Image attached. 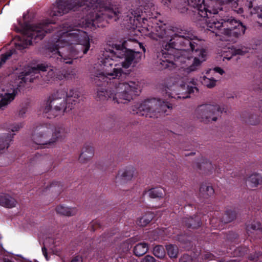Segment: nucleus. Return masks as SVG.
Segmentation results:
<instances>
[{"label":"nucleus","instance_id":"864d4df0","mask_svg":"<svg viewBox=\"0 0 262 262\" xmlns=\"http://www.w3.org/2000/svg\"><path fill=\"white\" fill-rule=\"evenodd\" d=\"M142 48H143V50L145 52V49L144 47H142Z\"/></svg>","mask_w":262,"mask_h":262},{"label":"nucleus","instance_id":"a18cd8bd","mask_svg":"<svg viewBox=\"0 0 262 262\" xmlns=\"http://www.w3.org/2000/svg\"><path fill=\"white\" fill-rule=\"evenodd\" d=\"M171 179L173 182H174L176 180H177V177L175 174H173V173L172 175L171 176Z\"/></svg>","mask_w":262,"mask_h":262},{"label":"nucleus","instance_id":"f3484780","mask_svg":"<svg viewBox=\"0 0 262 262\" xmlns=\"http://www.w3.org/2000/svg\"><path fill=\"white\" fill-rule=\"evenodd\" d=\"M214 190L211 186L203 183L200 187L199 196L203 199H207L214 194Z\"/></svg>","mask_w":262,"mask_h":262},{"label":"nucleus","instance_id":"5701e85b","mask_svg":"<svg viewBox=\"0 0 262 262\" xmlns=\"http://www.w3.org/2000/svg\"><path fill=\"white\" fill-rule=\"evenodd\" d=\"M165 193L164 189L162 187H155L149 190L148 194L151 198H162Z\"/></svg>","mask_w":262,"mask_h":262},{"label":"nucleus","instance_id":"49530a36","mask_svg":"<svg viewBox=\"0 0 262 262\" xmlns=\"http://www.w3.org/2000/svg\"><path fill=\"white\" fill-rule=\"evenodd\" d=\"M259 110H260L261 112L262 113V100H260L259 102Z\"/></svg>","mask_w":262,"mask_h":262},{"label":"nucleus","instance_id":"ea45409f","mask_svg":"<svg viewBox=\"0 0 262 262\" xmlns=\"http://www.w3.org/2000/svg\"><path fill=\"white\" fill-rule=\"evenodd\" d=\"M71 262H82V259L80 256H76L73 258Z\"/></svg>","mask_w":262,"mask_h":262},{"label":"nucleus","instance_id":"aec40b11","mask_svg":"<svg viewBox=\"0 0 262 262\" xmlns=\"http://www.w3.org/2000/svg\"><path fill=\"white\" fill-rule=\"evenodd\" d=\"M56 211L58 214L70 216L75 215L77 210L76 208H68L63 205H59L56 207Z\"/></svg>","mask_w":262,"mask_h":262},{"label":"nucleus","instance_id":"6ab92c4d","mask_svg":"<svg viewBox=\"0 0 262 262\" xmlns=\"http://www.w3.org/2000/svg\"><path fill=\"white\" fill-rule=\"evenodd\" d=\"M148 250V245L145 242H141L137 244L133 249V253L138 257H140L145 254Z\"/></svg>","mask_w":262,"mask_h":262},{"label":"nucleus","instance_id":"58836bf2","mask_svg":"<svg viewBox=\"0 0 262 262\" xmlns=\"http://www.w3.org/2000/svg\"><path fill=\"white\" fill-rule=\"evenodd\" d=\"M26 112H27V107H23L19 111V113H18L19 116L20 117H23L24 114H26Z\"/></svg>","mask_w":262,"mask_h":262},{"label":"nucleus","instance_id":"b1692460","mask_svg":"<svg viewBox=\"0 0 262 262\" xmlns=\"http://www.w3.org/2000/svg\"><path fill=\"white\" fill-rule=\"evenodd\" d=\"M198 168L202 170V168H206L207 169L208 171H205V173H208V172L211 171L213 169H214V170L218 172V170H220L221 171L222 170L223 167H221L220 165L217 166L218 167L214 164V166H213L212 164L209 161L206 162V163L203 164H198Z\"/></svg>","mask_w":262,"mask_h":262},{"label":"nucleus","instance_id":"37998d69","mask_svg":"<svg viewBox=\"0 0 262 262\" xmlns=\"http://www.w3.org/2000/svg\"><path fill=\"white\" fill-rule=\"evenodd\" d=\"M162 3L164 5L168 6L169 3H171L170 0H162Z\"/></svg>","mask_w":262,"mask_h":262},{"label":"nucleus","instance_id":"f8f14e48","mask_svg":"<svg viewBox=\"0 0 262 262\" xmlns=\"http://www.w3.org/2000/svg\"><path fill=\"white\" fill-rule=\"evenodd\" d=\"M135 169L132 166L127 167L123 170H120L116 177L117 180H120L121 183H124L130 181L133 177Z\"/></svg>","mask_w":262,"mask_h":262},{"label":"nucleus","instance_id":"a211bd4d","mask_svg":"<svg viewBox=\"0 0 262 262\" xmlns=\"http://www.w3.org/2000/svg\"><path fill=\"white\" fill-rule=\"evenodd\" d=\"M16 203V200L8 194L0 195V205L6 208H12L15 207Z\"/></svg>","mask_w":262,"mask_h":262},{"label":"nucleus","instance_id":"79ce46f5","mask_svg":"<svg viewBox=\"0 0 262 262\" xmlns=\"http://www.w3.org/2000/svg\"><path fill=\"white\" fill-rule=\"evenodd\" d=\"M59 183L58 182H52L51 184H50V187L51 188H53V187H55L56 186H58V187H59Z\"/></svg>","mask_w":262,"mask_h":262},{"label":"nucleus","instance_id":"1a4fd4ad","mask_svg":"<svg viewBox=\"0 0 262 262\" xmlns=\"http://www.w3.org/2000/svg\"><path fill=\"white\" fill-rule=\"evenodd\" d=\"M224 111L218 105L204 104L198 106L196 110L197 117L201 119V121L210 122L215 121L217 116H220Z\"/></svg>","mask_w":262,"mask_h":262},{"label":"nucleus","instance_id":"4468645a","mask_svg":"<svg viewBox=\"0 0 262 262\" xmlns=\"http://www.w3.org/2000/svg\"><path fill=\"white\" fill-rule=\"evenodd\" d=\"M228 50L230 55L229 56L226 54V53H224L223 55L224 59H226L229 60L233 56L244 55L248 52V49L244 46H241L240 47H232V48H229Z\"/></svg>","mask_w":262,"mask_h":262},{"label":"nucleus","instance_id":"4be33fe9","mask_svg":"<svg viewBox=\"0 0 262 262\" xmlns=\"http://www.w3.org/2000/svg\"><path fill=\"white\" fill-rule=\"evenodd\" d=\"M236 215L235 211L231 209L227 210L223 217L220 219V221L225 224L230 223L235 219Z\"/></svg>","mask_w":262,"mask_h":262},{"label":"nucleus","instance_id":"473e14b6","mask_svg":"<svg viewBox=\"0 0 262 262\" xmlns=\"http://www.w3.org/2000/svg\"><path fill=\"white\" fill-rule=\"evenodd\" d=\"M245 121L251 125H255L259 122L260 120L259 117L257 115H251L249 117L248 120H246Z\"/></svg>","mask_w":262,"mask_h":262},{"label":"nucleus","instance_id":"20e7f679","mask_svg":"<svg viewBox=\"0 0 262 262\" xmlns=\"http://www.w3.org/2000/svg\"><path fill=\"white\" fill-rule=\"evenodd\" d=\"M176 87L177 90L173 89L171 92H166V97L168 96L171 99L170 102L156 98L147 99L134 106V114L150 118H158L163 114L167 115V111L172 109L171 102H173V99H184L189 98L190 95L193 93L195 90L198 91L197 88L186 84Z\"/></svg>","mask_w":262,"mask_h":262},{"label":"nucleus","instance_id":"bb28decb","mask_svg":"<svg viewBox=\"0 0 262 262\" xmlns=\"http://www.w3.org/2000/svg\"><path fill=\"white\" fill-rule=\"evenodd\" d=\"M166 250L168 255L171 258H177L178 254V248L177 246L172 244L167 245Z\"/></svg>","mask_w":262,"mask_h":262},{"label":"nucleus","instance_id":"7ed1b4c3","mask_svg":"<svg viewBox=\"0 0 262 262\" xmlns=\"http://www.w3.org/2000/svg\"><path fill=\"white\" fill-rule=\"evenodd\" d=\"M80 9L85 16L78 24H107L109 19L117 21L121 13L120 7L109 0H56L47 15L52 17L60 16Z\"/></svg>","mask_w":262,"mask_h":262},{"label":"nucleus","instance_id":"7c9ffc66","mask_svg":"<svg viewBox=\"0 0 262 262\" xmlns=\"http://www.w3.org/2000/svg\"><path fill=\"white\" fill-rule=\"evenodd\" d=\"M226 238L228 241L235 244H237L238 242V235L233 231L229 232L226 235Z\"/></svg>","mask_w":262,"mask_h":262},{"label":"nucleus","instance_id":"603ef678","mask_svg":"<svg viewBox=\"0 0 262 262\" xmlns=\"http://www.w3.org/2000/svg\"><path fill=\"white\" fill-rule=\"evenodd\" d=\"M5 261V262H13V261H11V260H10L9 259H6Z\"/></svg>","mask_w":262,"mask_h":262},{"label":"nucleus","instance_id":"4c0bfd02","mask_svg":"<svg viewBox=\"0 0 262 262\" xmlns=\"http://www.w3.org/2000/svg\"><path fill=\"white\" fill-rule=\"evenodd\" d=\"M213 70L216 72V73H219L220 75H223L225 72L223 70V69H222L220 67H215Z\"/></svg>","mask_w":262,"mask_h":262},{"label":"nucleus","instance_id":"412c9836","mask_svg":"<svg viewBox=\"0 0 262 262\" xmlns=\"http://www.w3.org/2000/svg\"><path fill=\"white\" fill-rule=\"evenodd\" d=\"M154 217V213L150 211H148L138 220L137 224L138 226L145 227L152 221Z\"/></svg>","mask_w":262,"mask_h":262},{"label":"nucleus","instance_id":"c85d7f7f","mask_svg":"<svg viewBox=\"0 0 262 262\" xmlns=\"http://www.w3.org/2000/svg\"><path fill=\"white\" fill-rule=\"evenodd\" d=\"M216 82L214 78H209L206 76H204L201 81L202 83L208 88H213L216 85Z\"/></svg>","mask_w":262,"mask_h":262},{"label":"nucleus","instance_id":"2eb2a0df","mask_svg":"<svg viewBox=\"0 0 262 262\" xmlns=\"http://www.w3.org/2000/svg\"><path fill=\"white\" fill-rule=\"evenodd\" d=\"M245 7H247L252 14H257L258 20V23L259 26L262 27V7L254 6L253 2L251 0H247L245 4Z\"/></svg>","mask_w":262,"mask_h":262},{"label":"nucleus","instance_id":"ddd939ff","mask_svg":"<svg viewBox=\"0 0 262 262\" xmlns=\"http://www.w3.org/2000/svg\"><path fill=\"white\" fill-rule=\"evenodd\" d=\"M94 153V148L88 144L84 145L82 152L79 157V161L81 163H85L93 157Z\"/></svg>","mask_w":262,"mask_h":262},{"label":"nucleus","instance_id":"c03bdc74","mask_svg":"<svg viewBox=\"0 0 262 262\" xmlns=\"http://www.w3.org/2000/svg\"><path fill=\"white\" fill-rule=\"evenodd\" d=\"M180 262H191V260L190 259H188V260L186 259V258L185 256L181 258L180 260Z\"/></svg>","mask_w":262,"mask_h":262},{"label":"nucleus","instance_id":"9d476101","mask_svg":"<svg viewBox=\"0 0 262 262\" xmlns=\"http://www.w3.org/2000/svg\"><path fill=\"white\" fill-rule=\"evenodd\" d=\"M246 232L253 239H262V228L259 221H253L251 224H247Z\"/></svg>","mask_w":262,"mask_h":262},{"label":"nucleus","instance_id":"9b49d317","mask_svg":"<svg viewBox=\"0 0 262 262\" xmlns=\"http://www.w3.org/2000/svg\"><path fill=\"white\" fill-rule=\"evenodd\" d=\"M182 223L187 228L192 229H197L202 225L201 218L198 215H194V217H184Z\"/></svg>","mask_w":262,"mask_h":262},{"label":"nucleus","instance_id":"e433bc0d","mask_svg":"<svg viewBox=\"0 0 262 262\" xmlns=\"http://www.w3.org/2000/svg\"><path fill=\"white\" fill-rule=\"evenodd\" d=\"M41 156V154L39 152H36L32 159H30V164H32L34 161H37L39 157Z\"/></svg>","mask_w":262,"mask_h":262},{"label":"nucleus","instance_id":"a878e982","mask_svg":"<svg viewBox=\"0 0 262 262\" xmlns=\"http://www.w3.org/2000/svg\"><path fill=\"white\" fill-rule=\"evenodd\" d=\"M250 250L246 246H239L233 251L234 257H243L249 252Z\"/></svg>","mask_w":262,"mask_h":262},{"label":"nucleus","instance_id":"393cba45","mask_svg":"<svg viewBox=\"0 0 262 262\" xmlns=\"http://www.w3.org/2000/svg\"><path fill=\"white\" fill-rule=\"evenodd\" d=\"M248 181L251 183V187H257L262 183V177L258 173H253L248 178Z\"/></svg>","mask_w":262,"mask_h":262},{"label":"nucleus","instance_id":"0eeeda50","mask_svg":"<svg viewBox=\"0 0 262 262\" xmlns=\"http://www.w3.org/2000/svg\"><path fill=\"white\" fill-rule=\"evenodd\" d=\"M79 93L74 89L69 92L57 90L49 97L43 111L44 117L52 119L69 112L79 102Z\"/></svg>","mask_w":262,"mask_h":262},{"label":"nucleus","instance_id":"c9c22d12","mask_svg":"<svg viewBox=\"0 0 262 262\" xmlns=\"http://www.w3.org/2000/svg\"><path fill=\"white\" fill-rule=\"evenodd\" d=\"M141 262H156V259L150 255H146L142 259Z\"/></svg>","mask_w":262,"mask_h":262},{"label":"nucleus","instance_id":"c756f323","mask_svg":"<svg viewBox=\"0 0 262 262\" xmlns=\"http://www.w3.org/2000/svg\"><path fill=\"white\" fill-rule=\"evenodd\" d=\"M23 123H15L13 124H7L6 127V129L9 133H10L11 132H15L18 131L20 128L23 127Z\"/></svg>","mask_w":262,"mask_h":262},{"label":"nucleus","instance_id":"f704fd0d","mask_svg":"<svg viewBox=\"0 0 262 262\" xmlns=\"http://www.w3.org/2000/svg\"><path fill=\"white\" fill-rule=\"evenodd\" d=\"M101 227V225L98 221H93L91 225L89 227L90 230L92 231H94L97 229L100 228Z\"/></svg>","mask_w":262,"mask_h":262},{"label":"nucleus","instance_id":"39448f33","mask_svg":"<svg viewBox=\"0 0 262 262\" xmlns=\"http://www.w3.org/2000/svg\"><path fill=\"white\" fill-rule=\"evenodd\" d=\"M231 4L234 8H236L238 4H234V2L227 3L226 0L218 2L216 9L217 12L215 13H211L203 18L207 17L205 19V25L204 28L215 33L217 35L216 31L224 28L225 33L226 35L238 37L239 36L244 34L246 26L241 21L236 19L233 16L229 15L226 11L223 10L225 4Z\"/></svg>","mask_w":262,"mask_h":262},{"label":"nucleus","instance_id":"09e8293b","mask_svg":"<svg viewBox=\"0 0 262 262\" xmlns=\"http://www.w3.org/2000/svg\"><path fill=\"white\" fill-rule=\"evenodd\" d=\"M258 89L262 91V82L258 85Z\"/></svg>","mask_w":262,"mask_h":262},{"label":"nucleus","instance_id":"8fccbe9b","mask_svg":"<svg viewBox=\"0 0 262 262\" xmlns=\"http://www.w3.org/2000/svg\"><path fill=\"white\" fill-rule=\"evenodd\" d=\"M243 12V8H239V10H238V13H242Z\"/></svg>","mask_w":262,"mask_h":262},{"label":"nucleus","instance_id":"dca6fc26","mask_svg":"<svg viewBox=\"0 0 262 262\" xmlns=\"http://www.w3.org/2000/svg\"><path fill=\"white\" fill-rule=\"evenodd\" d=\"M15 134L3 133L0 134V150L8 148Z\"/></svg>","mask_w":262,"mask_h":262},{"label":"nucleus","instance_id":"f257e3e1","mask_svg":"<svg viewBox=\"0 0 262 262\" xmlns=\"http://www.w3.org/2000/svg\"><path fill=\"white\" fill-rule=\"evenodd\" d=\"M154 9V5L150 3L132 10V16H127L130 19L133 17L138 21L142 19L144 25L147 23V35L150 38L169 40L157 52L159 68L171 70L175 66L180 67L187 74L198 69L206 60L207 55L206 50L201 48L198 43L200 40L185 30L167 26L160 21L158 23L156 18L159 13L152 12Z\"/></svg>","mask_w":262,"mask_h":262},{"label":"nucleus","instance_id":"a19ab883","mask_svg":"<svg viewBox=\"0 0 262 262\" xmlns=\"http://www.w3.org/2000/svg\"><path fill=\"white\" fill-rule=\"evenodd\" d=\"M42 254L44 255V256L45 257L46 259L47 260H48L47 249H46V248L45 247V246L42 247Z\"/></svg>","mask_w":262,"mask_h":262},{"label":"nucleus","instance_id":"6e6552de","mask_svg":"<svg viewBox=\"0 0 262 262\" xmlns=\"http://www.w3.org/2000/svg\"><path fill=\"white\" fill-rule=\"evenodd\" d=\"M67 133L68 129L62 124L55 126L50 123H45L34 127L31 139L40 148H45L62 140Z\"/></svg>","mask_w":262,"mask_h":262},{"label":"nucleus","instance_id":"de8ad7c7","mask_svg":"<svg viewBox=\"0 0 262 262\" xmlns=\"http://www.w3.org/2000/svg\"><path fill=\"white\" fill-rule=\"evenodd\" d=\"M97 166L98 169H100L101 170H106L105 168L104 169L103 166H101L100 165L98 164Z\"/></svg>","mask_w":262,"mask_h":262},{"label":"nucleus","instance_id":"2f4dec72","mask_svg":"<svg viewBox=\"0 0 262 262\" xmlns=\"http://www.w3.org/2000/svg\"><path fill=\"white\" fill-rule=\"evenodd\" d=\"M15 50H9L5 54L2 55L0 61V67L14 53Z\"/></svg>","mask_w":262,"mask_h":262},{"label":"nucleus","instance_id":"72a5a7b5","mask_svg":"<svg viewBox=\"0 0 262 262\" xmlns=\"http://www.w3.org/2000/svg\"><path fill=\"white\" fill-rule=\"evenodd\" d=\"M262 254V252L260 251L257 252L255 249V252L254 254L251 253L247 255L248 259L250 260H257V259Z\"/></svg>","mask_w":262,"mask_h":262},{"label":"nucleus","instance_id":"423d86ee","mask_svg":"<svg viewBox=\"0 0 262 262\" xmlns=\"http://www.w3.org/2000/svg\"><path fill=\"white\" fill-rule=\"evenodd\" d=\"M28 14L23 15L24 23L18 21L21 27L20 31L22 36L15 43L16 49L23 50L33 42H37L42 39L46 34L50 33L56 28L54 19L47 18L36 24H31L27 20Z\"/></svg>","mask_w":262,"mask_h":262},{"label":"nucleus","instance_id":"f03ea898","mask_svg":"<svg viewBox=\"0 0 262 262\" xmlns=\"http://www.w3.org/2000/svg\"><path fill=\"white\" fill-rule=\"evenodd\" d=\"M126 41L121 45L113 44L105 48L99 62L102 71L96 73L94 81L98 86L96 99L103 101L112 100L117 103H126L133 99V96L139 95L140 91L139 82L129 81L121 82L120 78L126 76L122 68L116 63L117 58H124L122 62V68L127 69L134 61H139L137 56L140 53L127 49Z\"/></svg>","mask_w":262,"mask_h":262},{"label":"nucleus","instance_id":"cd10ccee","mask_svg":"<svg viewBox=\"0 0 262 262\" xmlns=\"http://www.w3.org/2000/svg\"><path fill=\"white\" fill-rule=\"evenodd\" d=\"M153 254L157 258L162 259L165 255V250L162 245H157L153 249Z\"/></svg>","mask_w":262,"mask_h":262},{"label":"nucleus","instance_id":"3c124183","mask_svg":"<svg viewBox=\"0 0 262 262\" xmlns=\"http://www.w3.org/2000/svg\"><path fill=\"white\" fill-rule=\"evenodd\" d=\"M193 155H194V153L192 152H190L189 154H185V155L186 156Z\"/></svg>","mask_w":262,"mask_h":262}]
</instances>
